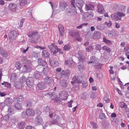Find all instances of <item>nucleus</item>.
Instances as JSON below:
<instances>
[{"mask_svg": "<svg viewBox=\"0 0 129 129\" xmlns=\"http://www.w3.org/2000/svg\"><path fill=\"white\" fill-rule=\"evenodd\" d=\"M85 3V2L83 0H77L75 2L74 0H72L71 1L72 6L70 9H68L69 12L72 15H75L77 13V9L78 8L81 12L82 11V8Z\"/></svg>", "mask_w": 129, "mask_h": 129, "instance_id": "nucleus-1", "label": "nucleus"}, {"mask_svg": "<svg viewBox=\"0 0 129 129\" xmlns=\"http://www.w3.org/2000/svg\"><path fill=\"white\" fill-rule=\"evenodd\" d=\"M85 9L86 10L90 11L89 13L87 12L84 14L82 18L84 21L88 20L93 17L92 12V10H94V6L91 4H86Z\"/></svg>", "mask_w": 129, "mask_h": 129, "instance_id": "nucleus-2", "label": "nucleus"}, {"mask_svg": "<svg viewBox=\"0 0 129 129\" xmlns=\"http://www.w3.org/2000/svg\"><path fill=\"white\" fill-rule=\"evenodd\" d=\"M21 61L24 64L23 67V71L26 72H29L31 65V61L27 59L26 56L23 57L21 59Z\"/></svg>", "mask_w": 129, "mask_h": 129, "instance_id": "nucleus-3", "label": "nucleus"}, {"mask_svg": "<svg viewBox=\"0 0 129 129\" xmlns=\"http://www.w3.org/2000/svg\"><path fill=\"white\" fill-rule=\"evenodd\" d=\"M125 14L122 13L117 12L112 14L111 15V18L112 20L115 21H117L121 20L122 17L125 16Z\"/></svg>", "mask_w": 129, "mask_h": 129, "instance_id": "nucleus-4", "label": "nucleus"}, {"mask_svg": "<svg viewBox=\"0 0 129 129\" xmlns=\"http://www.w3.org/2000/svg\"><path fill=\"white\" fill-rule=\"evenodd\" d=\"M28 36L31 38V42L35 43H37L38 40V33L36 32H33L31 33H28Z\"/></svg>", "mask_w": 129, "mask_h": 129, "instance_id": "nucleus-5", "label": "nucleus"}, {"mask_svg": "<svg viewBox=\"0 0 129 129\" xmlns=\"http://www.w3.org/2000/svg\"><path fill=\"white\" fill-rule=\"evenodd\" d=\"M26 83L28 87L30 88L33 87L34 84V78L32 77H28L27 79Z\"/></svg>", "mask_w": 129, "mask_h": 129, "instance_id": "nucleus-6", "label": "nucleus"}, {"mask_svg": "<svg viewBox=\"0 0 129 129\" xmlns=\"http://www.w3.org/2000/svg\"><path fill=\"white\" fill-rule=\"evenodd\" d=\"M46 87V84L45 83L41 82L38 83L36 88L40 90H42L45 89Z\"/></svg>", "mask_w": 129, "mask_h": 129, "instance_id": "nucleus-7", "label": "nucleus"}, {"mask_svg": "<svg viewBox=\"0 0 129 129\" xmlns=\"http://www.w3.org/2000/svg\"><path fill=\"white\" fill-rule=\"evenodd\" d=\"M97 11L100 14H103L105 12L103 6L100 4L97 5Z\"/></svg>", "mask_w": 129, "mask_h": 129, "instance_id": "nucleus-8", "label": "nucleus"}, {"mask_svg": "<svg viewBox=\"0 0 129 129\" xmlns=\"http://www.w3.org/2000/svg\"><path fill=\"white\" fill-rule=\"evenodd\" d=\"M76 55L80 61L83 62L85 61V57L81 52H78V53L76 54Z\"/></svg>", "mask_w": 129, "mask_h": 129, "instance_id": "nucleus-9", "label": "nucleus"}, {"mask_svg": "<svg viewBox=\"0 0 129 129\" xmlns=\"http://www.w3.org/2000/svg\"><path fill=\"white\" fill-rule=\"evenodd\" d=\"M17 6L14 3H11L8 5V8L11 11H15L17 10Z\"/></svg>", "mask_w": 129, "mask_h": 129, "instance_id": "nucleus-10", "label": "nucleus"}, {"mask_svg": "<svg viewBox=\"0 0 129 129\" xmlns=\"http://www.w3.org/2000/svg\"><path fill=\"white\" fill-rule=\"evenodd\" d=\"M43 121V119L40 116H38L35 119V123L36 125L41 124Z\"/></svg>", "mask_w": 129, "mask_h": 129, "instance_id": "nucleus-11", "label": "nucleus"}, {"mask_svg": "<svg viewBox=\"0 0 129 129\" xmlns=\"http://www.w3.org/2000/svg\"><path fill=\"white\" fill-rule=\"evenodd\" d=\"M9 37L11 40H14L16 37V32L14 31H12L9 32Z\"/></svg>", "mask_w": 129, "mask_h": 129, "instance_id": "nucleus-12", "label": "nucleus"}, {"mask_svg": "<svg viewBox=\"0 0 129 129\" xmlns=\"http://www.w3.org/2000/svg\"><path fill=\"white\" fill-rule=\"evenodd\" d=\"M26 113L27 115L32 116L34 115L35 112L34 110L33 109H29L26 110Z\"/></svg>", "mask_w": 129, "mask_h": 129, "instance_id": "nucleus-13", "label": "nucleus"}, {"mask_svg": "<svg viewBox=\"0 0 129 129\" xmlns=\"http://www.w3.org/2000/svg\"><path fill=\"white\" fill-rule=\"evenodd\" d=\"M19 5L21 8H22L25 5L28 4L29 3V1L28 0H19Z\"/></svg>", "mask_w": 129, "mask_h": 129, "instance_id": "nucleus-14", "label": "nucleus"}, {"mask_svg": "<svg viewBox=\"0 0 129 129\" xmlns=\"http://www.w3.org/2000/svg\"><path fill=\"white\" fill-rule=\"evenodd\" d=\"M59 121V118L57 115H55L52 121H50L49 124H54L57 123Z\"/></svg>", "mask_w": 129, "mask_h": 129, "instance_id": "nucleus-15", "label": "nucleus"}, {"mask_svg": "<svg viewBox=\"0 0 129 129\" xmlns=\"http://www.w3.org/2000/svg\"><path fill=\"white\" fill-rule=\"evenodd\" d=\"M58 30L60 36H63L64 33V27L62 25H59L58 26Z\"/></svg>", "mask_w": 129, "mask_h": 129, "instance_id": "nucleus-16", "label": "nucleus"}, {"mask_svg": "<svg viewBox=\"0 0 129 129\" xmlns=\"http://www.w3.org/2000/svg\"><path fill=\"white\" fill-rule=\"evenodd\" d=\"M14 102V99L8 98H7L4 102V104L7 106H9L11 105L12 103Z\"/></svg>", "mask_w": 129, "mask_h": 129, "instance_id": "nucleus-17", "label": "nucleus"}, {"mask_svg": "<svg viewBox=\"0 0 129 129\" xmlns=\"http://www.w3.org/2000/svg\"><path fill=\"white\" fill-rule=\"evenodd\" d=\"M90 60L88 62L89 64L93 63V64H96L98 62L97 59L94 57L91 56L90 58Z\"/></svg>", "mask_w": 129, "mask_h": 129, "instance_id": "nucleus-18", "label": "nucleus"}, {"mask_svg": "<svg viewBox=\"0 0 129 129\" xmlns=\"http://www.w3.org/2000/svg\"><path fill=\"white\" fill-rule=\"evenodd\" d=\"M101 33L99 31H95L93 35V38L94 39H98L101 37Z\"/></svg>", "mask_w": 129, "mask_h": 129, "instance_id": "nucleus-19", "label": "nucleus"}, {"mask_svg": "<svg viewBox=\"0 0 129 129\" xmlns=\"http://www.w3.org/2000/svg\"><path fill=\"white\" fill-rule=\"evenodd\" d=\"M67 95L65 92L62 91L61 94H60V97L61 100H65L67 99Z\"/></svg>", "mask_w": 129, "mask_h": 129, "instance_id": "nucleus-20", "label": "nucleus"}, {"mask_svg": "<svg viewBox=\"0 0 129 129\" xmlns=\"http://www.w3.org/2000/svg\"><path fill=\"white\" fill-rule=\"evenodd\" d=\"M23 99L22 95H20L19 97L17 98H14V102L16 103H18L22 101Z\"/></svg>", "mask_w": 129, "mask_h": 129, "instance_id": "nucleus-21", "label": "nucleus"}, {"mask_svg": "<svg viewBox=\"0 0 129 129\" xmlns=\"http://www.w3.org/2000/svg\"><path fill=\"white\" fill-rule=\"evenodd\" d=\"M42 55L43 57L48 58L49 57L50 54L46 50H44L42 51Z\"/></svg>", "mask_w": 129, "mask_h": 129, "instance_id": "nucleus-22", "label": "nucleus"}, {"mask_svg": "<svg viewBox=\"0 0 129 129\" xmlns=\"http://www.w3.org/2000/svg\"><path fill=\"white\" fill-rule=\"evenodd\" d=\"M0 53L3 57H6L8 56V54L6 51L1 48H0Z\"/></svg>", "mask_w": 129, "mask_h": 129, "instance_id": "nucleus-23", "label": "nucleus"}, {"mask_svg": "<svg viewBox=\"0 0 129 129\" xmlns=\"http://www.w3.org/2000/svg\"><path fill=\"white\" fill-rule=\"evenodd\" d=\"M25 123L24 121H20L18 123V127L20 129H23L25 127Z\"/></svg>", "mask_w": 129, "mask_h": 129, "instance_id": "nucleus-24", "label": "nucleus"}, {"mask_svg": "<svg viewBox=\"0 0 129 129\" xmlns=\"http://www.w3.org/2000/svg\"><path fill=\"white\" fill-rule=\"evenodd\" d=\"M38 62L39 64L42 66H44L46 64V62L41 58L38 59Z\"/></svg>", "mask_w": 129, "mask_h": 129, "instance_id": "nucleus-25", "label": "nucleus"}, {"mask_svg": "<svg viewBox=\"0 0 129 129\" xmlns=\"http://www.w3.org/2000/svg\"><path fill=\"white\" fill-rule=\"evenodd\" d=\"M45 82L47 84H49L51 83L52 81L51 77H47L44 79Z\"/></svg>", "mask_w": 129, "mask_h": 129, "instance_id": "nucleus-26", "label": "nucleus"}, {"mask_svg": "<svg viewBox=\"0 0 129 129\" xmlns=\"http://www.w3.org/2000/svg\"><path fill=\"white\" fill-rule=\"evenodd\" d=\"M74 40L79 42H81L82 41V39L80 37L79 34H77L74 37Z\"/></svg>", "mask_w": 129, "mask_h": 129, "instance_id": "nucleus-27", "label": "nucleus"}, {"mask_svg": "<svg viewBox=\"0 0 129 129\" xmlns=\"http://www.w3.org/2000/svg\"><path fill=\"white\" fill-rule=\"evenodd\" d=\"M73 61L72 60L69 59L66 60L65 61L64 64L65 65H68L70 66H72Z\"/></svg>", "mask_w": 129, "mask_h": 129, "instance_id": "nucleus-28", "label": "nucleus"}, {"mask_svg": "<svg viewBox=\"0 0 129 129\" xmlns=\"http://www.w3.org/2000/svg\"><path fill=\"white\" fill-rule=\"evenodd\" d=\"M94 48L93 46L92 45H91L86 48V51L88 52H90L93 50Z\"/></svg>", "mask_w": 129, "mask_h": 129, "instance_id": "nucleus-29", "label": "nucleus"}, {"mask_svg": "<svg viewBox=\"0 0 129 129\" xmlns=\"http://www.w3.org/2000/svg\"><path fill=\"white\" fill-rule=\"evenodd\" d=\"M102 49L104 51H105L108 53H109L111 52V49L107 46H104L102 48Z\"/></svg>", "mask_w": 129, "mask_h": 129, "instance_id": "nucleus-30", "label": "nucleus"}, {"mask_svg": "<svg viewBox=\"0 0 129 129\" xmlns=\"http://www.w3.org/2000/svg\"><path fill=\"white\" fill-rule=\"evenodd\" d=\"M27 78L24 76L21 77L19 79V82L20 83H23L26 82Z\"/></svg>", "mask_w": 129, "mask_h": 129, "instance_id": "nucleus-31", "label": "nucleus"}, {"mask_svg": "<svg viewBox=\"0 0 129 129\" xmlns=\"http://www.w3.org/2000/svg\"><path fill=\"white\" fill-rule=\"evenodd\" d=\"M16 75V74L15 73H13L12 74L10 77L11 80H12V81H15L16 78L17 77Z\"/></svg>", "mask_w": 129, "mask_h": 129, "instance_id": "nucleus-32", "label": "nucleus"}, {"mask_svg": "<svg viewBox=\"0 0 129 129\" xmlns=\"http://www.w3.org/2000/svg\"><path fill=\"white\" fill-rule=\"evenodd\" d=\"M103 41L107 44L110 45L112 44V42L111 41L107 40L105 38H103Z\"/></svg>", "mask_w": 129, "mask_h": 129, "instance_id": "nucleus-33", "label": "nucleus"}, {"mask_svg": "<svg viewBox=\"0 0 129 129\" xmlns=\"http://www.w3.org/2000/svg\"><path fill=\"white\" fill-rule=\"evenodd\" d=\"M72 80L76 83H79L81 82L80 80L78 79V77H77L76 76H74Z\"/></svg>", "mask_w": 129, "mask_h": 129, "instance_id": "nucleus-34", "label": "nucleus"}, {"mask_svg": "<svg viewBox=\"0 0 129 129\" xmlns=\"http://www.w3.org/2000/svg\"><path fill=\"white\" fill-rule=\"evenodd\" d=\"M14 107L16 109L18 110H21L22 108L21 105L19 103H18L15 104Z\"/></svg>", "mask_w": 129, "mask_h": 129, "instance_id": "nucleus-35", "label": "nucleus"}, {"mask_svg": "<svg viewBox=\"0 0 129 129\" xmlns=\"http://www.w3.org/2000/svg\"><path fill=\"white\" fill-rule=\"evenodd\" d=\"M95 49L96 51L100 52L101 50V45L96 44L95 45Z\"/></svg>", "mask_w": 129, "mask_h": 129, "instance_id": "nucleus-36", "label": "nucleus"}, {"mask_svg": "<svg viewBox=\"0 0 129 129\" xmlns=\"http://www.w3.org/2000/svg\"><path fill=\"white\" fill-rule=\"evenodd\" d=\"M109 95L107 94H106L104 98V99L106 103H108L109 102Z\"/></svg>", "mask_w": 129, "mask_h": 129, "instance_id": "nucleus-37", "label": "nucleus"}, {"mask_svg": "<svg viewBox=\"0 0 129 129\" xmlns=\"http://www.w3.org/2000/svg\"><path fill=\"white\" fill-rule=\"evenodd\" d=\"M49 71V69L47 67H46L45 68H44L43 72L45 75H46L48 74Z\"/></svg>", "mask_w": 129, "mask_h": 129, "instance_id": "nucleus-38", "label": "nucleus"}, {"mask_svg": "<svg viewBox=\"0 0 129 129\" xmlns=\"http://www.w3.org/2000/svg\"><path fill=\"white\" fill-rule=\"evenodd\" d=\"M8 114L10 115H12L14 114L13 112V109H11V107H10L9 108L8 110Z\"/></svg>", "mask_w": 129, "mask_h": 129, "instance_id": "nucleus-39", "label": "nucleus"}, {"mask_svg": "<svg viewBox=\"0 0 129 129\" xmlns=\"http://www.w3.org/2000/svg\"><path fill=\"white\" fill-rule=\"evenodd\" d=\"M71 46L69 45H67L64 46V50L66 51H69L71 48Z\"/></svg>", "mask_w": 129, "mask_h": 129, "instance_id": "nucleus-40", "label": "nucleus"}, {"mask_svg": "<svg viewBox=\"0 0 129 129\" xmlns=\"http://www.w3.org/2000/svg\"><path fill=\"white\" fill-rule=\"evenodd\" d=\"M62 72L61 73L63 75H67L69 74L70 71L69 70H67L66 71L62 70Z\"/></svg>", "mask_w": 129, "mask_h": 129, "instance_id": "nucleus-41", "label": "nucleus"}, {"mask_svg": "<svg viewBox=\"0 0 129 129\" xmlns=\"http://www.w3.org/2000/svg\"><path fill=\"white\" fill-rule=\"evenodd\" d=\"M41 75L40 72H38L35 74V77L36 79H38L41 77Z\"/></svg>", "mask_w": 129, "mask_h": 129, "instance_id": "nucleus-42", "label": "nucleus"}, {"mask_svg": "<svg viewBox=\"0 0 129 129\" xmlns=\"http://www.w3.org/2000/svg\"><path fill=\"white\" fill-rule=\"evenodd\" d=\"M99 118L101 119H104L105 117V114L103 113H101L100 114Z\"/></svg>", "mask_w": 129, "mask_h": 129, "instance_id": "nucleus-43", "label": "nucleus"}, {"mask_svg": "<svg viewBox=\"0 0 129 129\" xmlns=\"http://www.w3.org/2000/svg\"><path fill=\"white\" fill-rule=\"evenodd\" d=\"M16 67L17 69L18 70H19L21 68V65L20 63L19 62H17L16 63Z\"/></svg>", "mask_w": 129, "mask_h": 129, "instance_id": "nucleus-44", "label": "nucleus"}, {"mask_svg": "<svg viewBox=\"0 0 129 129\" xmlns=\"http://www.w3.org/2000/svg\"><path fill=\"white\" fill-rule=\"evenodd\" d=\"M26 106L28 107H31L32 106V103L30 101L28 100L27 102Z\"/></svg>", "mask_w": 129, "mask_h": 129, "instance_id": "nucleus-45", "label": "nucleus"}, {"mask_svg": "<svg viewBox=\"0 0 129 129\" xmlns=\"http://www.w3.org/2000/svg\"><path fill=\"white\" fill-rule=\"evenodd\" d=\"M120 7H121V10H119L123 12H125L126 9V7L125 6H121Z\"/></svg>", "mask_w": 129, "mask_h": 129, "instance_id": "nucleus-46", "label": "nucleus"}, {"mask_svg": "<svg viewBox=\"0 0 129 129\" xmlns=\"http://www.w3.org/2000/svg\"><path fill=\"white\" fill-rule=\"evenodd\" d=\"M35 113L37 114V115H40L41 113V112L39 109H37L35 111Z\"/></svg>", "mask_w": 129, "mask_h": 129, "instance_id": "nucleus-47", "label": "nucleus"}, {"mask_svg": "<svg viewBox=\"0 0 129 129\" xmlns=\"http://www.w3.org/2000/svg\"><path fill=\"white\" fill-rule=\"evenodd\" d=\"M48 47L50 50V51L51 53H52L53 51H54V49L50 45H49L48 46Z\"/></svg>", "mask_w": 129, "mask_h": 129, "instance_id": "nucleus-48", "label": "nucleus"}, {"mask_svg": "<svg viewBox=\"0 0 129 129\" xmlns=\"http://www.w3.org/2000/svg\"><path fill=\"white\" fill-rule=\"evenodd\" d=\"M96 27L98 30H101L104 29V27L101 25H98Z\"/></svg>", "mask_w": 129, "mask_h": 129, "instance_id": "nucleus-49", "label": "nucleus"}, {"mask_svg": "<svg viewBox=\"0 0 129 129\" xmlns=\"http://www.w3.org/2000/svg\"><path fill=\"white\" fill-rule=\"evenodd\" d=\"M61 83V84L63 87H66L67 85V83L63 81H62Z\"/></svg>", "mask_w": 129, "mask_h": 129, "instance_id": "nucleus-50", "label": "nucleus"}, {"mask_svg": "<svg viewBox=\"0 0 129 129\" xmlns=\"http://www.w3.org/2000/svg\"><path fill=\"white\" fill-rule=\"evenodd\" d=\"M4 119L6 121H7L9 119V117L8 115H5L4 117Z\"/></svg>", "mask_w": 129, "mask_h": 129, "instance_id": "nucleus-51", "label": "nucleus"}, {"mask_svg": "<svg viewBox=\"0 0 129 129\" xmlns=\"http://www.w3.org/2000/svg\"><path fill=\"white\" fill-rule=\"evenodd\" d=\"M126 113L127 114V116L128 118H129V108H126L125 109Z\"/></svg>", "mask_w": 129, "mask_h": 129, "instance_id": "nucleus-52", "label": "nucleus"}, {"mask_svg": "<svg viewBox=\"0 0 129 129\" xmlns=\"http://www.w3.org/2000/svg\"><path fill=\"white\" fill-rule=\"evenodd\" d=\"M67 6V3H63L62 4L61 6L64 9Z\"/></svg>", "mask_w": 129, "mask_h": 129, "instance_id": "nucleus-53", "label": "nucleus"}, {"mask_svg": "<svg viewBox=\"0 0 129 129\" xmlns=\"http://www.w3.org/2000/svg\"><path fill=\"white\" fill-rule=\"evenodd\" d=\"M94 66V68L96 69H100L101 68V65L100 64L99 65H93Z\"/></svg>", "mask_w": 129, "mask_h": 129, "instance_id": "nucleus-54", "label": "nucleus"}, {"mask_svg": "<svg viewBox=\"0 0 129 129\" xmlns=\"http://www.w3.org/2000/svg\"><path fill=\"white\" fill-rule=\"evenodd\" d=\"M73 100H71L70 101L68 102V106L69 107H72V103L73 102Z\"/></svg>", "mask_w": 129, "mask_h": 129, "instance_id": "nucleus-55", "label": "nucleus"}, {"mask_svg": "<svg viewBox=\"0 0 129 129\" xmlns=\"http://www.w3.org/2000/svg\"><path fill=\"white\" fill-rule=\"evenodd\" d=\"M51 46L55 48V49H57L58 48L57 46L54 43H52L51 44Z\"/></svg>", "mask_w": 129, "mask_h": 129, "instance_id": "nucleus-56", "label": "nucleus"}, {"mask_svg": "<svg viewBox=\"0 0 129 129\" xmlns=\"http://www.w3.org/2000/svg\"><path fill=\"white\" fill-rule=\"evenodd\" d=\"M27 115L26 114V112H23L22 113V116L23 118H24L26 117V116H27Z\"/></svg>", "mask_w": 129, "mask_h": 129, "instance_id": "nucleus-57", "label": "nucleus"}, {"mask_svg": "<svg viewBox=\"0 0 129 129\" xmlns=\"http://www.w3.org/2000/svg\"><path fill=\"white\" fill-rule=\"evenodd\" d=\"M25 129H35L34 127L30 126H27L26 128Z\"/></svg>", "mask_w": 129, "mask_h": 129, "instance_id": "nucleus-58", "label": "nucleus"}, {"mask_svg": "<svg viewBox=\"0 0 129 129\" xmlns=\"http://www.w3.org/2000/svg\"><path fill=\"white\" fill-rule=\"evenodd\" d=\"M122 104L123 105L122 107L124 108L125 109H126V108H127V105L126 104L124 103H122Z\"/></svg>", "mask_w": 129, "mask_h": 129, "instance_id": "nucleus-59", "label": "nucleus"}, {"mask_svg": "<svg viewBox=\"0 0 129 129\" xmlns=\"http://www.w3.org/2000/svg\"><path fill=\"white\" fill-rule=\"evenodd\" d=\"M96 95L94 93H92L90 96L91 98H93L96 97Z\"/></svg>", "mask_w": 129, "mask_h": 129, "instance_id": "nucleus-60", "label": "nucleus"}, {"mask_svg": "<svg viewBox=\"0 0 129 129\" xmlns=\"http://www.w3.org/2000/svg\"><path fill=\"white\" fill-rule=\"evenodd\" d=\"M129 50V46H127L124 47V51H126Z\"/></svg>", "mask_w": 129, "mask_h": 129, "instance_id": "nucleus-61", "label": "nucleus"}, {"mask_svg": "<svg viewBox=\"0 0 129 129\" xmlns=\"http://www.w3.org/2000/svg\"><path fill=\"white\" fill-rule=\"evenodd\" d=\"M105 25H107L108 27H110L112 25V24L111 23H108L106 22H105Z\"/></svg>", "mask_w": 129, "mask_h": 129, "instance_id": "nucleus-62", "label": "nucleus"}, {"mask_svg": "<svg viewBox=\"0 0 129 129\" xmlns=\"http://www.w3.org/2000/svg\"><path fill=\"white\" fill-rule=\"evenodd\" d=\"M92 125L94 128H97V125L95 123H92Z\"/></svg>", "mask_w": 129, "mask_h": 129, "instance_id": "nucleus-63", "label": "nucleus"}, {"mask_svg": "<svg viewBox=\"0 0 129 129\" xmlns=\"http://www.w3.org/2000/svg\"><path fill=\"white\" fill-rule=\"evenodd\" d=\"M6 95V94L5 93L0 92V95L1 96H4Z\"/></svg>", "mask_w": 129, "mask_h": 129, "instance_id": "nucleus-64", "label": "nucleus"}]
</instances>
